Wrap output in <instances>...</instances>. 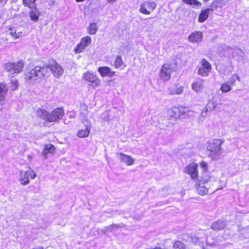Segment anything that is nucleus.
I'll list each match as a JSON object with an SVG mask.
<instances>
[{"instance_id": "nucleus-1", "label": "nucleus", "mask_w": 249, "mask_h": 249, "mask_svg": "<svg viewBox=\"0 0 249 249\" xmlns=\"http://www.w3.org/2000/svg\"><path fill=\"white\" fill-rule=\"evenodd\" d=\"M49 70L55 77H60L64 71L62 67L55 60L51 59L46 65L27 68L24 73V80L28 83L41 82L50 75Z\"/></svg>"}, {"instance_id": "nucleus-2", "label": "nucleus", "mask_w": 249, "mask_h": 249, "mask_svg": "<svg viewBox=\"0 0 249 249\" xmlns=\"http://www.w3.org/2000/svg\"><path fill=\"white\" fill-rule=\"evenodd\" d=\"M224 141L219 139H213L209 142L207 150L208 156L212 160H219L223 153V149L221 147Z\"/></svg>"}, {"instance_id": "nucleus-3", "label": "nucleus", "mask_w": 249, "mask_h": 249, "mask_svg": "<svg viewBox=\"0 0 249 249\" xmlns=\"http://www.w3.org/2000/svg\"><path fill=\"white\" fill-rule=\"evenodd\" d=\"M192 113V111L183 107H173L168 109L167 116L169 119H178L184 118L187 116L191 115Z\"/></svg>"}, {"instance_id": "nucleus-4", "label": "nucleus", "mask_w": 249, "mask_h": 249, "mask_svg": "<svg viewBox=\"0 0 249 249\" xmlns=\"http://www.w3.org/2000/svg\"><path fill=\"white\" fill-rule=\"evenodd\" d=\"M25 65L24 61L20 60L17 62H7L4 64V69L6 72L12 74H18L22 72Z\"/></svg>"}, {"instance_id": "nucleus-5", "label": "nucleus", "mask_w": 249, "mask_h": 249, "mask_svg": "<svg viewBox=\"0 0 249 249\" xmlns=\"http://www.w3.org/2000/svg\"><path fill=\"white\" fill-rule=\"evenodd\" d=\"M83 78L89 83V89H95L100 85V80L97 75L92 71H87L84 73Z\"/></svg>"}, {"instance_id": "nucleus-6", "label": "nucleus", "mask_w": 249, "mask_h": 249, "mask_svg": "<svg viewBox=\"0 0 249 249\" xmlns=\"http://www.w3.org/2000/svg\"><path fill=\"white\" fill-rule=\"evenodd\" d=\"M197 74L202 77L208 76L211 71V64L205 59H202L197 66Z\"/></svg>"}, {"instance_id": "nucleus-7", "label": "nucleus", "mask_w": 249, "mask_h": 249, "mask_svg": "<svg viewBox=\"0 0 249 249\" xmlns=\"http://www.w3.org/2000/svg\"><path fill=\"white\" fill-rule=\"evenodd\" d=\"M176 69V66L175 64H165L161 67L160 76L163 81H167L171 77V73Z\"/></svg>"}, {"instance_id": "nucleus-8", "label": "nucleus", "mask_w": 249, "mask_h": 249, "mask_svg": "<svg viewBox=\"0 0 249 249\" xmlns=\"http://www.w3.org/2000/svg\"><path fill=\"white\" fill-rule=\"evenodd\" d=\"M64 115V109L63 107H58L53 109L49 112L48 122H59L62 119Z\"/></svg>"}, {"instance_id": "nucleus-9", "label": "nucleus", "mask_w": 249, "mask_h": 249, "mask_svg": "<svg viewBox=\"0 0 249 249\" xmlns=\"http://www.w3.org/2000/svg\"><path fill=\"white\" fill-rule=\"evenodd\" d=\"M91 38L89 36H86L82 37L80 42L75 46L74 52L76 53H79L83 52L85 49L91 43Z\"/></svg>"}, {"instance_id": "nucleus-10", "label": "nucleus", "mask_w": 249, "mask_h": 249, "mask_svg": "<svg viewBox=\"0 0 249 249\" xmlns=\"http://www.w3.org/2000/svg\"><path fill=\"white\" fill-rule=\"evenodd\" d=\"M36 177V173L31 169L25 171H21L19 181L22 185H26L29 182V178L34 179Z\"/></svg>"}, {"instance_id": "nucleus-11", "label": "nucleus", "mask_w": 249, "mask_h": 249, "mask_svg": "<svg viewBox=\"0 0 249 249\" xmlns=\"http://www.w3.org/2000/svg\"><path fill=\"white\" fill-rule=\"evenodd\" d=\"M198 165L197 163L192 162L185 167L184 172L189 175L192 179H197L198 176Z\"/></svg>"}, {"instance_id": "nucleus-12", "label": "nucleus", "mask_w": 249, "mask_h": 249, "mask_svg": "<svg viewBox=\"0 0 249 249\" xmlns=\"http://www.w3.org/2000/svg\"><path fill=\"white\" fill-rule=\"evenodd\" d=\"M156 4L153 2L145 1L140 6V12L145 15H149L156 8Z\"/></svg>"}, {"instance_id": "nucleus-13", "label": "nucleus", "mask_w": 249, "mask_h": 249, "mask_svg": "<svg viewBox=\"0 0 249 249\" xmlns=\"http://www.w3.org/2000/svg\"><path fill=\"white\" fill-rule=\"evenodd\" d=\"M83 123L85 124V129H80L77 133V136L81 138L87 137L89 136L91 127V123L88 120H85Z\"/></svg>"}, {"instance_id": "nucleus-14", "label": "nucleus", "mask_w": 249, "mask_h": 249, "mask_svg": "<svg viewBox=\"0 0 249 249\" xmlns=\"http://www.w3.org/2000/svg\"><path fill=\"white\" fill-rule=\"evenodd\" d=\"M216 178L211 176L208 172H203L201 178L198 181L203 184L210 183V185H213V182H215Z\"/></svg>"}, {"instance_id": "nucleus-15", "label": "nucleus", "mask_w": 249, "mask_h": 249, "mask_svg": "<svg viewBox=\"0 0 249 249\" xmlns=\"http://www.w3.org/2000/svg\"><path fill=\"white\" fill-rule=\"evenodd\" d=\"M29 16L31 20L35 22L38 21L39 17L41 15L37 6L29 8Z\"/></svg>"}, {"instance_id": "nucleus-16", "label": "nucleus", "mask_w": 249, "mask_h": 249, "mask_svg": "<svg viewBox=\"0 0 249 249\" xmlns=\"http://www.w3.org/2000/svg\"><path fill=\"white\" fill-rule=\"evenodd\" d=\"M203 39V33L200 31L192 33L188 37L189 40L193 43H198Z\"/></svg>"}, {"instance_id": "nucleus-17", "label": "nucleus", "mask_w": 249, "mask_h": 249, "mask_svg": "<svg viewBox=\"0 0 249 249\" xmlns=\"http://www.w3.org/2000/svg\"><path fill=\"white\" fill-rule=\"evenodd\" d=\"M118 156L120 160L127 166H131L135 162V159L130 156L120 153Z\"/></svg>"}, {"instance_id": "nucleus-18", "label": "nucleus", "mask_w": 249, "mask_h": 249, "mask_svg": "<svg viewBox=\"0 0 249 249\" xmlns=\"http://www.w3.org/2000/svg\"><path fill=\"white\" fill-rule=\"evenodd\" d=\"M192 89L196 92H201L204 89V80L199 79L194 81L191 85Z\"/></svg>"}, {"instance_id": "nucleus-19", "label": "nucleus", "mask_w": 249, "mask_h": 249, "mask_svg": "<svg viewBox=\"0 0 249 249\" xmlns=\"http://www.w3.org/2000/svg\"><path fill=\"white\" fill-rule=\"evenodd\" d=\"M8 91L6 84L3 82L0 83V105L4 104L3 102Z\"/></svg>"}, {"instance_id": "nucleus-20", "label": "nucleus", "mask_w": 249, "mask_h": 249, "mask_svg": "<svg viewBox=\"0 0 249 249\" xmlns=\"http://www.w3.org/2000/svg\"><path fill=\"white\" fill-rule=\"evenodd\" d=\"M183 91V87L178 84H175L168 88L169 93L171 95L180 94Z\"/></svg>"}, {"instance_id": "nucleus-21", "label": "nucleus", "mask_w": 249, "mask_h": 249, "mask_svg": "<svg viewBox=\"0 0 249 249\" xmlns=\"http://www.w3.org/2000/svg\"><path fill=\"white\" fill-rule=\"evenodd\" d=\"M7 32L8 34L14 39H18L22 36V32L14 27L9 28Z\"/></svg>"}, {"instance_id": "nucleus-22", "label": "nucleus", "mask_w": 249, "mask_h": 249, "mask_svg": "<svg viewBox=\"0 0 249 249\" xmlns=\"http://www.w3.org/2000/svg\"><path fill=\"white\" fill-rule=\"evenodd\" d=\"M196 188L198 194L201 196H204L208 193V187H207L205 184L199 181L196 184Z\"/></svg>"}, {"instance_id": "nucleus-23", "label": "nucleus", "mask_w": 249, "mask_h": 249, "mask_svg": "<svg viewBox=\"0 0 249 249\" xmlns=\"http://www.w3.org/2000/svg\"><path fill=\"white\" fill-rule=\"evenodd\" d=\"M211 11L212 9L209 8L202 10L198 17V21L200 23L204 22L208 18Z\"/></svg>"}, {"instance_id": "nucleus-24", "label": "nucleus", "mask_w": 249, "mask_h": 249, "mask_svg": "<svg viewBox=\"0 0 249 249\" xmlns=\"http://www.w3.org/2000/svg\"><path fill=\"white\" fill-rule=\"evenodd\" d=\"M192 241L196 244H198L200 247L204 249L207 245H210L211 246H213V244L209 243L206 241H205V239L200 238H193Z\"/></svg>"}, {"instance_id": "nucleus-25", "label": "nucleus", "mask_w": 249, "mask_h": 249, "mask_svg": "<svg viewBox=\"0 0 249 249\" xmlns=\"http://www.w3.org/2000/svg\"><path fill=\"white\" fill-rule=\"evenodd\" d=\"M37 116L42 120L48 122V118L49 116V112L46 110L42 108H38L36 110Z\"/></svg>"}, {"instance_id": "nucleus-26", "label": "nucleus", "mask_w": 249, "mask_h": 249, "mask_svg": "<svg viewBox=\"0 0 249 249\" xmlns=\"http://www.w3.org/2000/svg\"><path fill=\"white\" fill-rule=\"evenodd\" d=\"M98 28V26L96 23H90L87 27V32L89 35H94L97 32Z\"/></svg>"}, {"instance_id": "nucleus-27", "label": "nucleus", "mask_w": 249, "mask_h": 249, "mask_svg": "<svg viewBox=\"0 0 249 249\" xmlns=\"http://www.w3.org/2000/svg\"><path fill=\"white\" fill-rule=\"evenodd\" d=\"M55 146L52 144H46L43 150V154L44 155H47L49 153H53L55 151Z\"/></svg>"}, {"instance_id": "nucleus-28", "label": "nucleus", "mask_w": 249, "mask_h": 249, "mask_svg": "<svg viewBox=\"0 0 249 249\" xmlns=\"http://www.w3.org/2000/svg\"><path fill=\"white\" fill-rule=\"evenodd\" d=\"M225 226V222L223 220H218L212 225V229L214 230H220L223 229Z\"/></svg>"}, {"instance_id": "nucleus-29", "label": "nucleus", "mask_w": 249, "mask_h": 249, "mask_svg": "<svg viewBox=\"0 0 249 249\" xmlns=\"http://www.w3.org/2000/svg\"><path fill=\"white\" fill-rule=\"evenodd\" d=\"M114 66L116 68L123 69L125 65L123 63L122 57L120 56H117L114 62Z\"/></svg>"}, {"instance_id": "nucleus-30", "label": "nucleus", "mask_w": 249, "mask_h": 249, "mask_svg": "<svg viewBox=\"0 0 249 249\" xmlns=\"http://www.w3.org/2000/svg\"><path fill=\"white\" fill-rule=\"evenodd\" d=\"M37 0H22V4L25 7L31 8L33 7L37 6Z\"/></svg>"}, {"instance_id": "nucleus-31", "label": "nucleus", "mask_w": 249, "mask_h": 249, "mask_svg": "<svg viewBox=\"0 0 249 249\" xmlns=\"http://www.w3.org/2000/svg\"><path fill=\"white\" fill-rule=\"evenodd\" d=\"M232 86V85H231L229 81L225 82L221 85L220 90H221L222 92H228L231 90Z\"/></svg>"}, {"instance_id": "nucleus-32", "label": "nucleus", "mask_w": 249, "mask_h": 249, "mask_svg": "<svg viewBox=\"0 0 249 249\" xmlns=\"http://www.w3.org/2000/svg\"><path fill=\"white\" fill-rule=\"evenodd\" d=\"M10 87L12 90H17L19 87L18 80L17 78L12 79L10 82Z\"/></svg>"}, {"instance_id": "nucleus-33", "label": "nucleus", "mask_w": 249, "mask_h": 249, "mask_svg": "<svg viewBox=\"0 0 249 249\" xmlns=\"http://www.w3.org/2000/svg\"><path fill=\"white\" fill-rule=\"evenodd\" d=\"M98 71L102 77L107 76L109 74V68L107 67H100Z\"/></svg>"}, {"instance_id": "nucleus-34", "label": "nucleus", "mask_w": 249, "mask_h": 249, "mask_svg": "<svg viewBox=\"0 0 249 249\" xmlns=\"http://www.w3.org/2000/svg\"><path fill=\"white\" fill-rule=\"evenodd\" d=\"M218 105V103L216 100H213L209 101L207 104V106H208V107L210 109V111H212L216 109Z\"/></svg>"}, {"instance_id": "nucleus-35", "label": "nucleus", "mask_w": 249, "mask_h": 249, "mask_svg": "<svg viewBox=\"0 0 249 249\" xmlns=\"http://www.w3.org/2000/svg\"><path fill=\"white\" fill-rule=\"evenodd\" d=\"M223 48L224 49V50H225V52H224L223 53H220V54L221 55H229V53H231V52H233V51H239L241 53H242V51L240 50H238V49H232L231 48H230V47H228L227 46H224L223 47Z\"/></svg>"}, {"instance_id": "nucleus-36", "label": "nucleus", "mask_w": 249, "mask_h": 249, "mask_svg": "<svg viewBox=\"0 0 249 249\" xmlns=\"http://www.w3.org/2000/svg\"><path fill=\"white\" fill-rule=\"evenodd\" d=\"M236 80L240 81V78L237 74H234L232 75V76L229 79L228 81L229 82L231 85H233Z\"/></svg>"}, {"instance_id": "nucleus-37", "label": "nucleus", "mask_w": 249, "mask_h": 249, "mask_svg": "<svg viewBox=\"0 0 249 249\" xmlns=\"http://www.w3.org/2000/svg\"><path fill=\"white\" fill-rule=\"evenodd\" d=\"M213 5H214L216 8H221L226 5V1L225 0H216L213 2Z\"/></svg>"}, {"instance_id": "nucleus-38", "label": "nucleus", "mask_w": 249, "mask_h": 249, "mask_svg": "<svg viewBox=\"0 0 249 249\" xmlns=\"http://www.w3.org/2000/svg\"><path fill=\"white\" fill-rule=\"evenodd\" d=\"M183 2L191 5L200 6L201 3L196 0H182Z\"/></svg>"}, {"instance_id": "nucleus-39", "label": "nucleus", "mask_w": 249, "mask_h": 249, "mask_svg": "<svg viewBox=\"0 0 249 249\" xmlns=\"http://www.w3.org/2000/svg\"><path fill=\"white\" fill-rule=\"evenodd\" d=\"M174 249H185V246L182 242L177 241L175 242L173 246Z\"/></svg>"}, {"instance_id": "nucleus-40", "label": "nucleus", "mask_w": 249, "mask_h": 249, "mask_svg": "<svg viewBox=\"0 0 249 249\" xmlns=\"http://www.w3.org/2000/svg\"><path fill=\"white\" fill-rule=\"evenodd\" d=\"M239 231L242 232V234L245 235L246 237L249 238V227L247 228H243L240 230V228H239Z\"/></svg>"}, {"instance_id": "nucleus-41", "label": "nucleus", "mask_w": 249, "mask_h": 249, "mask_svg": "<svg viewBox=\"0 0 249 249\" xmlns=\"http://www.w3.org/2000/svg\"><path fill=\"white\" fill-rule=\"evenodd\" d=\"M201 168L202 169L203 172H208V166L206 162L202 161L199 163Z\"/></svg>"}, {"instance_id": "nucleus-42", "label": "nucleus", "mask_w": 249, "mask_h": 249, "mask_svg": "<svg viewBox=\"0 0 249 249\" xmlns=\"http://www.w3.org/2000/svg\"><path fill=\"white\" fill-rule=\"evenodd\" d=\"M210 111V109L208 107V106H206V107L204 108L201 112V115L203 117H205L207 116L208 112Z\"/></svg>"}, {"instance_id": "nucleus-43", "label": "nucleus", "mask_w": 249, "mask_h": 249, "mask_svg": "<svg viewBox=\"0 0 249 249\" xmlns=\"http://www.w3.org/2000/svg\"><path fill=\"white\" fill-rule=\"evenodd\" d=\"M7 2V0H0V5H5Z\"/></svg>"}, {"instance_id": "nucleus-44", "label": "nucleus", "mask_w": 249, "mask_h": 249, "mask_svg": "<svg viewBox=\"0 0 249 249\" xmlns=\"http://www.w3.org/2000/svg\"><path fill=\"white\" fill-rule=\"evenodd\" d=\"M118 226L117 225H113L111 226H110V229H114V228H118Z\"/></svg>"}, {"instance_id": "nucleus-45", "label": "nucleus", "mask_w": 249, "mask_h": 249, "mask_svg": "<svg viewBox=\"0 0 249 249\" xmlns=\"http://www.w3.org/2000/svg\"><path fill=\"white\" fill-rule=\"evenodd\" d=\"M32 249H44V248L43 247H39L37 248H34Z\"/></svg>"}, {"instance_id": "nucleus-46", "label": "nucleus", "mask_w": 249, "mask_h": 249, "mask_svg": "<svg viewBox=\"0 0 249 249\" xmlns=\"http://www.w3.org/2000/svg\"><path fill=\"white\" fill-rule=\"evenodd\" d=\"M85 0H75L77 2H81L84 1Z\"/></svg>"}, {"instance_id": "nucleus-47", "label": "nucleus", "mask_w": 249, "mask_h": 249, "mask_svg": "<svg viewBox=\"0 0 249 249\" xmlns=\"http://www.w3.org/2000/svg\"><path fill=\"white\" fill-rule=\"evenodd\" d=\"M223 187H224V186H221V187H220V188H217V190H220V189H223Z\"/></svg>"}, {"instance_id": "nucleus-48", "label": "nucleus", "mask_w": 249, "mask_h": 249, "mask_svg": "<svg viewBox=\"0 0 249 249\" xmlns=\"http://www.w3.org/2000/svg\"><path fill=\"white\" fill-rule=\"evenodd\" d=\"M117 0H110V2H114L115 1H116Z\"/></svg>"}, {"instance_id": "nucleus-49", "label": "nucleus", "mask_w": 249, "mask_h": 249, "mask_svg": "<svg viewBox=\"0 0 249 249\" xmlns=\"http://www.w3.org/2000/svg\"><path fill=\"white\" fill-rule=\"evenodd\" d=\"M74 117V116H72V115L70 116V118H73Z\"/></svg>"}, {"instance_id": "nucleus-50", "label": "nucleus", "mask_w": 249, "mask_h": 249, "mask_svg": "<svg viewBox=\"0 0 249 249\" xmlns=\"http://www.w3.org/2000/svg\"><path fill=\"white\" fill-rule=\"evenodd\" d=\"M111 71H110V72H109L110 76H111Z\"/></svg>"}, {"instance_id": "nucleus-51", "label": "nucleus", "mask_w": 249, "mask_h": 249, "mask_svg": "<svg viewBox=\"0 0 249 249\" xmlns=\"http://www.w3.org/2000/svg\"><path fill=\"white\" fill-rule=\"evenodd\" d=\"M224 73H225V74H228V73H225V72H224Z\"/></svg>"}, {"instance_id": "nucleus-52", "label": "nucleus", "mask_w": 249, "mask_h": 249, "mask_svg": "<svg viewBox=\"0 0 249 249\" xmlns=\"http://www.w3.org/2000/svg\"><path fill=\"white\" fill-rule=\"evenodd\" d=\"M53 2V3H54V1H53V2Z\"/></svg>"}]
</instances>
